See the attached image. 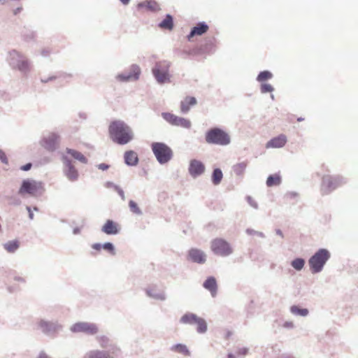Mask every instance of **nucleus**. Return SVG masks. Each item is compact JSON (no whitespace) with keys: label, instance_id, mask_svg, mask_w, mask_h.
<instances>
[{"label":"nucleus","instance_id":"f257e3e1","mask_svg":"<svg viewBox=\"0 0 358 358\" xmlns=\"http://www.w3.org/2000/svg\"><path fill=\"white\" fill-rule=\"evenodd\" d=\"M110 138L116 143L124 145L134 138L132 129L120 120L113 121L108 127Z\"/></svg>","mask_w":358,"mask_h":358},{"label":"nucleus","instance_id":"f03ea898","mask_svg":"<svg viewBox=\"0 0 358 358\" xmlns=\"http://www.w3.org/2000/svg\"><path fill=\"white\" fill-rule=\"evenodd\" d=\"M205 138L208 143L219 145H227L231 141L229 134L217 127L209 129L206 134Z\"/></svg>","mask_w":358,"mask_h":358},{"label":"nucleus","instance_id":"7ed1b4c3","mask_svg":"<svg viewBox=\"0 0 358 358\" xmlns=\"http://www.w3.org/2000/svg\"><path fill=\"white\" fill-rule=\"evenodd\" d=\"M329 257L330 253L327 250H319L308 261L312 273H316L321 271Z\"/></svg>","mask_w":358,"mask_h":358},{"label":"nucleus","instance_id":"20e7f679","mask_svg":"<svg viewBox=\"0 0 358 358\" xmlns=\"http://www.w3.org/2000/svg\"><path fill=\"white\" fill-rule=\"evenodd\" d=\"M171 63L167 61H162L156 63L152 69V73L158 83L162 84L170 82L169 69Z\"/></svg>","mask_w":358,"mask_h":358},{"label":"nucleus","instance_id":"39448f33","mask_svg":"<svg viewBox=\"0 0 358 358\" xmlns=\"http://www.w3.org/2000/svg\"><path fill=\"white\" fill-rule=\"evenodd\" d=\"M152 150L160 164L168 162L173 156L171 149L164 143H152Z\"/></svg>","mask_w":358,"mask_h":358},{"label":"nucleus","instance_id":"423d86ee","mask_svg":"<svg viewBox=\"0 0 358 358\" xmlns=\"http://www.w3.org/2000/svg\"><path fill=\"white\" fill-rule=\"evenodd\" d=\"M210 249L215 255L222 257L229 256L233 252L231 245L221 238H216L211 241Z\"/></svg>","mask_w":358,"mask_h":358},{"label":"nucleus","instance_id":"0eeeda50","mask_svg":"<svg viewBox=\"0 0 358 358\" xmlns=\"http://www.w3.org/2000/svg\"><path fill=\"white\" fill-rule=\"evenodd\" d=\"M344 180L341 176H324L322 182V191L324 194H327L341 186Z\"/></svg>","mask_w":358,"mask_h":358},{"label":"nucleus","instance_id":"6e6552de","mask_svg":"<svg viewBox=\"0 0 358 358\" xmlns=\"http://www.w3.org/2000/svg\"><path fill=\"white\" fill-rule=\"evenodd\" d=\"M42 189V185L41 182H37L34 180H24L19 189V194L24 195L29 194L30 195H36Z\"/></svg>","mask_w":358,"mask_h":358},{"label":"nucleus","instance_id":"1a4fd4ad","mask_svg":"<svg viewBox=\"0 0 358 358\" xmlns=\"http://www.w3.org/2000/svg\"><path fill=\"white\" fill-rule=\"evenodd\" d=\"M162 117L169 123L174 126L189 129L192 125L191 122L188 119L178 117L170 113H163Z\"/></svg>","mask_w":358,"mask_h":358},{"label":"nucleus","instance_id":"9d476101","mask_svg":"<svg viewBox=\"0 0 358 358\" xmlns=\"http://www.w3.org/2000/svg\"><path fill=\"white\" fill-rule=\"evenodd\" d=\"M120 350L115 346H112L108 351L101 352L92 350L87 352L83 358H115L117 356Z\"/></svg>","mask_w":358,"mask_h":358},{"label":"nucleus","instance_id":"9b49d317","mask_svg":"<svg viewBox=\"0 0 358 358\" xmlns=\"http://www.w3.org/2000/svg\"><path fill=\"white\" fill-rule=\"evenodd\" d=\"M73 332H84L87 334H95L98 332L96 324L88 322H78L73 324L71 328Z\"/></svg>","mask_w":358,"mask_h":358},{"label":"nucleus","instance_id":"f8f14e48","mask_svg":"<svg viewBox=\"0 0 358 358\" xmlns=\"http://www.w3.org/2000/svg\"><path fill=\"white\" fill-rule=\"evenodd\" d=\"M62 159L66 167L64 171L66 176L71 181L76 180L78 177V171L66 157H63Z\"/></svg>","mask_w":358,"mask_h":358},{"label":"nucleus","instance_id":"ddd939ff","mask_svg":"<svg viewBox=\"0 0 358 358\" xmlns=\"http://www.w3.org/2000/svg\"><path fill=\"white\" fill-rule=\"evenodd\" d=\"M188 258L197 264H204L206 261L204 252L197 248H192L188 251Z\"/></svg>","mask_w":358,"mask_h":358},{"label":"nucleus","instance_id":"4468645a","mask_svg":"<svg viewBox=\"0 0 358 358\" xmlns=\"http://www.w3.org/2000/svg\"><path fill=\"white\" fill-rule=\"evenodd\" d=\"M204 171L205 166L201 162L196 159H193L191 161L189 171L192 176L196 177L199 176L202 174Z\"/></svg>","mask_w":358,"mask_h":358},{"label":"nucleus","instance_id":"2eb2a0df","mask_svg":"<svg viewBox=\"0 0 358 358\" xmlns=\"http://www.w3.org/2000/svg\"><path fill=\"white\" fill-rule=\"evenodd\" d=\"M209 27L208 24H206L205 22H199L192 28L191 32L187 36V39L189 41L191 40V38L195 36H201L202 34L206 33L208 30Z\"/></svg>","mask_w":358,"mask_h":358},{"label":"nucleus","instance_id":"dca6fc26","mask_svg":"<svg viewBox=\"0 0 358 358\" xmlns=\"http://www.w3.org/2000/svg\"><path fill=\"white\" fill-rule=\"evenodd\" d=\"M101 231L108 235L117 234L120 231V227L116 222L108 220L102 226Z\"/></svg>","mask_w":358,"mask_h":358},{"label":"nucleus","instance_id":"f3484780","mask_svg":"<svg viewBox=\"0 0 358 358\" xmlns=\"http://www.w3.org/2000/svg\"><path fill=\"white\" fill-rule=\"evenodd\" d=\"M287 142V138L285 135L280 134L277 137H275L270 140L267 143L266 147L267 148H279L283 147Z\"/></svg>","mask_w":358,"mask_h":358},{"label":"nucleus","instance_id":"a211bd4d","mask_svg":"<svg viewBox=\"0 0 358 358\" xmlns=\"http://www.w3.org/2000/svg\"><path fill=\"white\" fill-rule=\"evenodd\" d=\"M137 8L138 10L145 9L150 11H157L160 9L159 4L152 0L141 2L138 3Z\"/></svg>","mask_w":358,"mask_h":358},{"label":"nucleus","instance_id":"6ab92c4d","mask_svg":"<svg viewBox=\"0 0 358 358\" xmlns=\"http://www.w3.org/2000/svg\"><path fill=\"white\" fill-rule=\"evenodd\" d=\"M203 287L205 289L209 290L213 296H215L217 294V281L214 277L208 278L203 282Z\"/></svg>","mask_w":358,"mask_h":358},{"label":"nucleus","instance_id":"aec40b11","mask_svg":"<svg viewBox=\"0 0 358 358\" xmlns=\"http://www.w3.org/2000/svg\"><path fill=\"white\" fill-rule=\"evenodd\" d=\"M196 104V99L193 96H187L184 101L180 103V110L186 113L189 110L190 106Z\"/></svg>","mask_w":358,"mask_h":358},{"label":"nucleus","instance_id":"412c9836","mask_svg":"<svg viewBox=\"0 0 358 358\" xmlns=\"http://www.w3.org/2000/svg\"><path fill=\"white\" fill-rule=\"evenodd\" d=\"M125 163L129 166H134L138 163V159L136 152L130 150L124 153Z\"/></svg>","mask_w":358,"mask_h":358},{"label":"nucleus","instance_id":"4be33fe9","mask_svg":"<svg viewBox=\"0 0 358 358\" xmlns=\"http://www.w3.org/2000/svg\"><path fill=\"white\" fill-rule=\"evenodd\" d=\"M162 29L172 30L173 28V17L171 15H166V17L159 24Z\"/></svg>","mask_w":358,"mask_h":358},{"label":"nucleus","instance_id":"5701e85b","mask_svg":"<svg viewBox=\"0 0 358 358\" xmlns=\"http://www.w3.org/2000/svg\"><path fill=\"white\" fill-rule=\"evenodd\" d=\"M66 152L82 163L86 164L87 162V158L81 152L77 150L66 148Z\"/></svg>","mask_w":358,"mask_h":358},{"label":"nucleus","instance_id":"b1692460","mask_svg":"<svg viewBox=\"0 0 358 358\" xmlns=\"http://www.w3.org/2000/svg\"><path fill=\"white\" fill-rule=\"evenodd\" d=\"M198 317L196 315L192 313H187L184 315L180 318V322L183 324H195L196 322Z\"/></svg>","mask_w":358,"mask_h":358},{"label":"nucleus","instance_id":"393cba45","mask_svg":"<svg viewBox=\"0 0 358 358\" xmlns=\"http://www.w3.org/2000/svg\"><path fill=\"white\" fill-rule=\"evenodd\" d=\"M281 182V178L278 174L271 175L266 180V185L268 187H273L279 185Z\"/></svg>","mask_w":358,"mask_h":358},{"label":"nucleus","instance_id":"a878e982","mask_svg":"<svg viewBox=\"0 0 358 358\" xmlns=\"http://www.w3.org/2000/svg\"><path fill=\"white\" fill-rule=\"evenodd\" d=\"M39 327L42 331L46 334L56 331V326L54 324L48 323L45 321H41L39 323Z\"/></svg>","mask_w":358,"mask_h":358},{"label":"nucleus","instance_id":"bb28decb","mask_svg":"<svg viewBox=\"0 0 358 358\" xmlns=\"http://www.w3.org/2000/svg\"><path fill=\"white\" fill-rule=\"evenodd\" d=\"M20 246L19 241L17 240L10 241L3 245V248L8 252H15Z\"/></svg>","mask_w":358,"mask_h":358},{"label":"nucleus","instance_id":"cd10ccee","mask_svg":"<svg viewBox=\"0 0 358 358\" xmlns=\"http://www.w3.org/2000/svg\"><path fill=\"white\" fill-rule=\"evenodd\" d=\"M146 292L149 296L152 297L154 299L159 300L165 299L164 294L161 292H157V290L155 288L148 289H147Z\"/></svg>","mask_w":358,"mask_h":358},{"label":"nucleus","instance_id":"c85d7f7f","mask_svg":"<svg viewBox=\"0 0 358 358\" xmlns=\"http://www.w3.org/2000/svg\"><path fill=\"white\" fill-rule=\"evenodd\" d=\"M223 178V174L220 169H215L212 174V182L217 185L220 183Z\"/></svg>","mask_w":358,"mask_h":358},{"label":"nucleus","instance_id":"c756f323","mask_svg":"<svg viewBox=\"0 0 358 358\" xmlns=\"http://www.w3.org/2000/svg\"><path fill=\"white\" fill-rule=\"evenodd\" d=\"M292 313L296 315L306 316L308 314V310L306 308H301L297 306H292L290 308Z\"/></svg>","mask_w":358,"mask_h":358},{"label":"nucleus","instance_id":"7c9ffc66","mask_svg":"<svg viewBox=\"0 0 358 358\" xmlns=\"http://www.w3.org/2000/svg\"><path fill=\"white\" fill-rule=\"evenodd\" d=\"M173 350L185 356H189L190 355V352L185 345L177 344L173 347Z\"/></svg>","mask_w":358,"mask_h":358},{"label":"nucleus","instance_id":"2f4dec72","mask_svg":"<svg viewBox=\"0 0 358 358\" xmlns=\"http://www.w3.org/2000/svg\"><path fill=\"white\" fill-rule=\"evenodd\" d=\"M141 73V69L137 65H132L130 69V72L129 73L131 76V80H137L139 78Z\"/></svg>","mask_w":358,"mask_h":358},{"label":"nucleus","instance_id":"473e14b6","mask_svg":"<svg viewBox=\"0 0 358 358\" xmlns=\"http://www.w3.org/2000/svg\"><path fill=\"white\" fill-rule=\"evenodd\" d=\"M195 325H196L197 331L199 333H204L207 330L206 322L201 317H198Z\"/></svg>","mask_w":358,"mask_h":358},{"label":"nucleus","instance_id":"72a5a7b5","mask_svg":"<svg viewBox=\"0 0 358 358\" xmlns=\"http://www.w3.org/2000/svg\"><path fill=\"white\" fill-rule=\"evenodd\" d=\"M305 262L301 258H297L293 260L291 263V265L293 268H294L297 271H300L304 266Z\"/></svg>","mask_w":358,"mask_h":358},{"label":"nucleus","instance_id":"f704fd0d","mask_svg":"<svg viewBox=\"0 0 358 358\" xmlns=\"http://www.w3.org/2000/svg\"><path fill=\"white\" fill-rule=\"evenodd\" d=\"M272 78V73L268 71L260 72L257 76V80L259 82H264Z\"/></svg>","mask_w":358,"mask_h":358},{"label":"nucleus","instance_id":"c9c22d12","mask_svg":"<svg viewBox=\"0 0 358 358\" xmlns=\"http://www.w3.org/2000/svg\"><path fill=\"white\" fill-rule=\"evenodd\" d=\"M246 166H247L246 163H245V162L239 163L234 166V170L236 174L241 175L243 173Z\"/></svg>","mask_w":358,"mask_h":358},{"label":"nucleus","instance_id":"e433bc0d","mask_svg":"<svg viewBox=\"0 0 358 358\" xmlns=\"http://www.w3.org/2000/svg\"><path fill=\"white\" fill-rule=\"evenodd\" d=\"M273 91V87L268 83H263L261 85V92L262 93L271 92Z\"/></svg>","mask_w":358,"mask_h":358},{"label":"nucleus","instance_id":"4c0bfd02","mask_svg":"<svg viewBox=\"0 0 358 358\" xmlns=\"http://www.w3.org/2000/svg\"><path fill=\"white\" fill-rule=\"evenodd\" d=\"M129 205V208H130L131 210L133 213H138V214L141 213V210H140L139 208L138 207L137 203L136 202H134V201H130Z\"/></svg>","mask_w":358,"mask_h":358},{"label":"nucleus","instance_id":"58836bf2","mask_svg":"<svg viewBox=\"0 0 358 358\" xmlns=\"http://www.w3.org/2000/svg\"><path fill=\"white\" fill-rule=\"evenodd\" d=\"M98 341L101 345V348H106L108 343V338L106 336H101L99 337Z\"/></svg>","mask_w":358,"mask_h":358},{"label":"nucleus","instance_id":"ea45409f","mask_svg":"<svg viewBox=\"0 0 358 358\" xmlns=\"http://www.w3.org/2000/svg\"><path fill=\"white\" fill-rule=\"evenodd\" d=\"M117 79L122 82H127V81L131 80V76H129V73L127 75L126 74H119L117 76Z\"/></svg>","mask_w":358,"mask_h":358},{"label":"nucleus","instance_id":"a19ab883","mask_svg":"<svg viewBox=\"0 0 358 358\" xmlns=\"http://www.w3.org/2000/svg\"><path fill=\"white\" fill-rule=\"evenodd\" d=\"M102 248L108 251H109L110 252H111L112 254H114L115 252H114V247L112 243H104L103 245H102Z\"/></svg>","mask_w":358,"mask_h":358},{"label":"nucleus","instance_id":"79ce46f5","mask_svg":"<svg viewBox=\"0 0 358 358\" xmlns=\"http://www.w3.org/2000/svg\"><path fill=\"white\" fill-rule=\"evenodd\" d=\"M0 160L3 164H7L8 163V160L6 153L1 149H0Z\"/></svg>","mask_w":358,"mask_h":358},{"label":"nucleus","instance_id":"37998d69","mask_svg":"<svg viewBox=\"0 0 358 358\" xmlns=\"http://www.w3.org/2000/svg\"><path fill=\"white\" fill-rule=\"evenodd\" d=\"M299 196L297 193L295 192H289L285 195V199L287 201H289L292 199L297 198Z\"/></svg>","mask_w":358,"mask_h":358},{"label":"nucleus","instance_id":"c03bdc74","mask_svg":"<svg viewBox=\"0 0 358 358\" xmlns=\"http://www.w3.org/2000/svg\"><path fill=\"white\" fill-rule=\"evenodd\" d=\"M248 350L246 348H242L238 349L237 353H238V355H245L248 354Z\"/></svg>","mask_w":358,"mask_h":358},{"label":"nucleus","instance_id":"a18cd8bd","mask_svg":"<svg viewBox=\"0 0 358 358\" xmlns=\"http://www.w3.org/2000/svg\"><path fill=\"white\" fill-rule=\"evenodd\" d=\"M49 138L50 140L52 141L54 143H55L58 141L59 136H57L56 134H52L51 136H50Z\"/></svg>","mask_w":358,"mask_h":358},{"label":"nucleus","instance_id":"49530a36","mask_svg":"<svg viewBox=\"0 0 358 358\" xmlns=\"http://www.w3.org/2000/svg\"><path fill=\"white\" fill-rule=\"evenodd\" d=\"M31 164L28 163L21 167V170L22 171H29L31 168Z\"/></svg>","mask_w":358,"mask_h":358},{"label":"nucleus","instance_id":"de8ad7c7","mask_svg":"<svg viewBox=\"0 0 358 358\" xmlns=\"http://www.w3.org/2000/svg\"><path fill=\"white\" fill-rule=\"evenodd\" d=\"M92 248L96 250L99 251L101 249L102 245L99 243H94L92 245Z\"/></svg>","mask_w":358,"mask_h":358},{"label":"nucleus","instance_id":"09e8293b","mask_svg":"<svg viewBox=\"0 0 358 358\" xmlns=\"http://www.w3.org/2000/svg\"><path fill=\"white\" fill-rule=\"evenodd\" d=\"M231 335H232V333H231L230 331H229V330H227V331H225L224 332V338H226V339L229 338V337H230Z\"/></svg>","mask_w":358,"mask_h":358},{"label":"nucleus","instance_id":"8fccbe9b","mask_svg":"<svg viewBox=\"0 0 358 358\" xmlns=\"http://www.w3.org/2000/svg\"><path fill=\"white\" fill-rule=\"evenodd\" d=\"M27 210L29 212V218L31 220H33V218H34V213L31 212V208L30 207H27Z\"/></svg>","mask_w":358,"mask_h":358},{"label":"nucleus","instance_id":"3c124183","mask_svg":"<svg viewBox=\"0 0 358 358\" xmlns=\"http://www.w3.org/2000/svg\"><path fill=\"white\" fill-rule=\"evenodd\" d=\"M28 67V64L27 62H23L22 64V66L20 67V70H25L27 69Z\"/></svg>","mask_w":358,"mask_h":358},{"label":"nucleus","instance_id":"603ef678","mask_svg":"<svg viewBox=\"0 0 358 358\" xmlns=\"http://www.w3.org/2000/svg\"><path fill=\"white\" fill-rule=\"evenodd\" d=\"M247 233L248 234H259L260 236L262 235V233H257V231H253L252 229H247Z\"/></svg>","mask_w":358,"mask_h":358},{"label":"nucleus","instance_id":"864d4df0","mask_svg":"<svg viewBox=\"0 0 358 358\" xmlns=\"http://www.w3.org/2000/svg\"><path fill=\"white\" fill-rule=\"evenodd\" d=\"M38 358H51L50 357H49L47 354H45V352H41L39 356H38Z\"/></svg>","mask_w":358,"mask_h":358},{"label":"nucleus","instance_id":"5fc2aeb1","mask_svg":"<svg viewBox=\"0 0 358 358\" xmlns=\"http://www.w3.org/2000/svg\"><path fill=\"white\" fill-rule=\"evenodd\" d=\"M108 165L105 164H101L99 165V169H102V170H106V169H108Z\"/></svg>","mask_w":358,"mask_h":358},{"label":"nucleus","instance_id":"6e6d98bb","mask_svg":"<svg viewBox=\"0 0 358 358\" xmlns=\"http://www.w3.org/2000/svg\"><path fill=\"white\" fill-rule=\"evenodd\" d=\"M285 327H293V323L292 322L285 323Z\"/></svg>","mask_w":358,"mask_h":358},{"label":"nucleus","instance_id":"4d7b16f0","mask_svg":"<svg viewBox=\"0 0 358 358\" xmlns=\"http://www.w3.org/2000/svg\"><path fill=\"white\" fill-rule=\"evenodd\" d=\"M123 4L127 5L129 3L130 0H120Z\"/></svg>","mask_w":358,"mask_h":358},{"label":"nucleus","instance_id":"13d9d810","mask_svg":"<svg viewBox=\"0 0 358 358\" xmlns=\"http://www.w3.org/2000/svg\"><path fill=\"white\" fill-rule=\"evenodd\" d=\"M118 192H119V194L121 195V196L123 198V197H124V193H123L122 190L120 189V190L118 191Z\"/></svg>","mask_w":358,"mask_h":358},{"label":"nucleus","instance_id":"bf43d9fd","mask_svg":"<svg viewBox=\"0 0 358 358\" xmlns=\"http://www.w3.org/2000/svg\"><path fill=\"white\" fill-rule=\"evenodd\" d=\"M20 8H17V10L15 12V13L16 14L17 11H20Z\"/></svg>","mask_w":358,"mask_h":358},{"label":"nucleus","instance_id":"052dcab7","mask_svg":"<svg viewBox=\"0 0 358 358\" xmlns=\"http://www.w3.org/2000/svg\"><path fill=\"white\" fill-rule=\"evenodd\" d=\"M229 358H233V355H229Z\"/></svg>","mask_w":358,"mask_h":358},{"label":"nucleus","instance_id":"680f3d73","mask_svg":"<svg viewBox=\"0 0 358 358\" xmlns=\"http://www.w3.org/2000/svg\"><path fill=\"white\" fill-rule=\"evenodd\" d=\"M303 120V119L299 118V119H298V121H301V120Z\"/></svg>","mask_w":358,"mask_h":358},{"label":"nucleus","instance_id":"e2e57ef3","mask_svg":"<svg viewBox=\"0 0 358 358\" xmlns=\"http://www.w3.org/2000/svg\"><path fill=\"white\" fill-rule=\"evenodd\" d=\"M277 233L281 235V232L280 231H278Z\"/></svg>","mask_w":358,"mask_h":358}]
</instances>
